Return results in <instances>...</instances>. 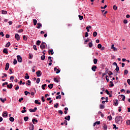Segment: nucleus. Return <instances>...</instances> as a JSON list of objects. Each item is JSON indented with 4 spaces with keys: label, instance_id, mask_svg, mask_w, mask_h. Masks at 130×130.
I'll list each match as a JSON object with an SVG mask.
<instances>
[{
    "label": "nucleus",
    "instance_id": "obj_1",
    "mask_svg": "<svg viewBox=\"0 0 130 130\" xmlns=\"http://www.w3.org/2000/svg\"><path fill=\"white\" fill-rule=\"evenodd\" d=\"M116 123L118 124H121L122 123V117L120 116H117L115 118Z\"/></svg>",
    "mask_w": 130,
    "mask_h": 130
},
{
    "label": "nucleus",
    "instance_id": "obj_2",
    "mask_svg": "<svg viewBox=\"0 0 130 130\" xmlns=\"http://www.w3.org/2000/svg\"><path fill=\"white\" fill-rule=\"evenodd\" d=\"M45 46H46V44L44 42H42L40 45V48L43 50V49L45 48Z\"/></svg>",
    "mask_w": 130,
    "mask_h": 130
},
{
    "label": "nucleus",
    "instance_id": "obj_3",
    "mask_svg": "<svg viewBox=\"0 0 130 130\" xmlns=\"http://www.w3.org/2000/svg\"><path fill=\"white\" fill-rule=\"evenodd\" d=\"M17 58L18 62H22V61H23V60L22 59V57L21 56L17 55Z\"/></svg>",
    "mask_w": 130,
    "mask_h": 130
},
{
    "label": "nucleus",
    "instance_id": "obj_4",
    "mask_svg": "<svg viewBox=\"0 0 130 130\" xmlns=\"http://www.w3.org/2000/svg\"><path fill=\"white\" fill-rule=\"evenodd\" d=\"M29 129L34 130V125L32 123H29Z\"/></svg>",
    "mask_w": 130,
    "mask_h": 130
},
{
    "label": "nucleus",
    "instance_id": "obj_5",
    "mask_svg": "<svg viewBox=\"0 0 130 130\" xmlns=\"http://www.w3.org/2000/svg\"><path fill=\"white\" fill-rule=\"evenodd\" d=\"M15 39H16V40H17V41H19V40H20V35H19V34H16Z\"/></svg>",
    "mask_w": 130,
    "mask_h": 130
},
{
    "label": "nucleus",
    "instance_id": "obj_6",
    "mask_svg": "<svg viewBox=\"0 0 130 130\" xmlns=\"http://www.w3.org/2000/svg\"><path fill=\"white\" fill-rule=\"evenodd\" d=\"M91 70L93 71V72H96V70H97V67H96L95 65H93L91 68Z\"/></svg>",
    "mask_w": 130,
    "mask_h": 130
},
{
    "label": "nucleus",
    "instance_id": "obj_7",
    "mask_svg": "<svg viewBox=\"0 0 130 130\" xmlns=\"http://www.w3.org/2000/svg\"><path fill=\"white\" fill-rule=\"evenodd\" d=\"M54 72H56V74H59L60 73V70L59 69H57L56 68H54Z\"/></svg>",
    "mask_w": 130,
    "mask_h": 130
},
{
    "label": "nucleus",
    "instance_id": "obj_8",
    "mask_svg": "<svg viewBox=\"0 0 130 130\" xmlns=\"http://www.w3.org/2000/svg\"><path fill=\"white\" fill-rule=\"evenodd\" d=\"M29 111L30 112H35V111H36V110H37V108L35 107L34 109H29Z\"/></svg>",
    "mask_w": 130,
    "mask_h": 130
},
{
    "label": "nucleus",
    "instance_id": "obj_9",
    "mask_svg": "<svg viewBox=\"0 0 130 130\" xmlns=\"http://www.w3.org/2000/svg\"><path fill=\"white\" fill-rule=\"evenodd\" d=\"M111 49H113L114 51H117V48L114 47V44L112 45Z\"/></svg>",
    "mask_w": 130,
    "mask_h": 130
},
{
    "label": "nucleus",
    "instance_id": "obj_10",
    "mask_svg": "<svg viewBox=\"0 0 130 130\" xmlns=\"http://www.w3.org/2000/svg\"><path fill=\"white\" fill-rule=\"evenodd\" d=\"M37 77H41V71H38L36 72Z\"/></svg>",
    "mask_w": 130,
    "mask_h": 130
},
{
    "label": "nucleus",
    "instance_id": "obj_11",
    "mask_svg": "<svg viewBox=\"0 0 130 130\" xmlns=\"http://www.w3.org/2000/svg\"><path fill=\"white\" fill-rule=\"evenodd\" d=\"M9 67H10V64L9 63H7L6 64L5 70L8 71V70H9Z\"/></svg>",
    "mask_w": 130,
    "mask_h": 130
},
{
    "label": "nucleus",
    "instance_id": "obj_12",
    "mask_svg": "<svg viewBox=\"0 0 130 130\" xmlns=\"http://www.w3.org/2000/svg\"><path fill=\"white\" fill-rule=\"evenodd\" d=\"M3 117H8V112H4L3 114Z\"/></svg>",
    "mask_w": 130,
    "mask_h": 130
},
{
    "label": "nucleus",
    "instance_id": "obj_13",
    "mask_svg": "<svg viewBox=\"0 0 130 130\" xmlns=\"http://www.w3.org/2000/svg\"><path fill=\"white\" fill-rule=\"evenodd\" d=\"M64 119H66V120L70 121V119H71V116L68 115V116L65 117Z\"/></svg>",
    "mask_w": 130,
    "mask_h": 130
},
{
    "label": "nucleus",
    "instance_id": "obj_14",
    "mask_svg": "<svg viewBox=\"0 0 130 130\" xmlns=\"http://www.w3.org/2000/svg\"><path fill=\"white\" fill-rule=\"evenodd\" d=\"M37 25H38V26L37 27V28L38 29H40V27H42V24L40 23H38Z\"/></svg>",
    "mask_w": 130,
    "mask_h": 130
},
{
    "label": "nucleus",
    "instance_id": "obj_15",
    "mask_svg": "<svg viewBox=\"0 0 130 130\" xmlns=\"http://www.w3.org/2000/svg\"><path fill=\"white\" fill-rule=\"evenodd\" d=\"M0 100L2 103H5V101H7V99L5 98L4 99H3L2 98H1Z\"/></svg>",
    "mask_w": 130,
    "mask_h": 130
},
{
    "label": "nucleus",
    "instance_id": "obj_16",
    "mask_svg": "<svg viewBox=\"0 0 130 130\" xmlns=\"http://www.w3.org/2000/svg\"><path fill=\"white\" fill-rule=\"evenodd\" d=\"M29 78H30V77L29 76V75H28V73H26L25 76V79H26V80H29Z\"/></svg>",
    "mask_w": 130,
    "mask_h": 130
},
{
    "label": "nucleus",
    "instance_id": "obj_17",
    "mask_svg": "<svg viewBox=\"0 0 130 130\" xmlns=\"http://www.w3.org/2000/svg\"><path fill=\"white\" fill-rule=\"evenodd\" d=\"M2 14H3V15H7L8 12H7V11L2 10Z\"/></svg>",
    "mask_w": 130,
    "mask_h": 130
},
{
    "label": "nucleus",
    "instance_id": "obj_18",
    "mask_svg": "<svg viewBox=\"0 0 130 130\" xmlns=\"http://www.w3.org/2000/svg\"><path fill=\"white\" fill-rule=\"evenodd\" d=\"M35 103L36 104H38L39 105H41V103L39 102L38 101V100H36L35 101Z\"/></svg>",
    "mask_w": 130,
    "mask_h": 130
},
{
    "label": "nucleus",
    "instance_id": "obj_19",
    "mask_svg": "<svg viewBox=\"0 0 130 130\" xmlns=\"http://www.w3.org/2000/svg\"><path fill=\"white\" fill-rule=\"evenodd\" d=\"M100 109H104V108H105V106L104 105H100Z\"/></svg>",
    "mask_w": 130,
    "mask_h": 130
},
{
    "label": "nucleus",
    "instance_id": "obj_20",
    "mask_svg": "<svg viewBox=\"0 0 130 130\" xmlns=\"http://www.w3.org/2000/svg\"><path fill=\"white\" fill-rule=\"evenodd\" d=\"M7 87L12 89L13 88V84L10 83V85H7Z\"/></svg>",
    "mask_w": 130,
    "mask_h": 130
},
{
    "label": "nucleus",
    "instance_id": "obj_21",
    "mask_svg": "<svg viewBox=\"0 0 130 130\" xmlns=\"http://www.w3.org/2000/svg\"><path fill=\"white\" fill-rule=\"evenodd\" d=\"M9 120L10 121H11L12 122H13V121H14V120H15V119L13 117H10L9 118Z\"/></svg>",
    "mask_w": 130,
    "mask_h": 130
},
{
    "label": "nucleus",
    "instance_id": "obj_22",
    "mask_svg": "<svg viewBox=\"0 0 130 130\" xmlns=\"http://www.w3.org/2000/svg\"><path fill=\"white\" fill-rule=\"evenodd\" d=\"M52 57L51 56H49L48 58V59L49 61V62H52Z\"/></svg>",
    "mask_w": 130,
    "mask_h": 130
},
{
    "label": "nucleus",
    "instance_id": "obj_23",
    "mask_svg": "<svg viewBox=\"0 0 130 130\" xmlns=\"http://www.w3.org/2000/svg\"><path fill=\"white\" fill-rule=\"evenodd\" d=\"M47 85L46 84H44L43 85H42V88L43 90H45V87H46Z\"/></svg>",
    "mask_w": 130,
    "mask_h": 130
},
{
    "label": "nucleus",
    "instance_id": "obj_24",
    "mask_svg": "<svg viewBox=\"0 0 130 130\" xmlns=\"http://www.w3.org/2000/svg\"><path fill=\"white\" fill-rule=\"evenodd\" d=\"M48 88L49 89H52L53 88V84H50L48 85Z\"/></svg>",
    "mask_w": 130,
    "mask_h": 130
},
{
    "label": "nucleus",
    "instance_id": "obj_25",
    "mask_svg": "<svg viewBox=\"0 0 130 130\" xmlns=\"http://www.w3.org/2000/svg\"><path fill=\"white\" fill-rule=\"evenodd\" d=\"M33 22H34V25H35V26H36V25L37 24V20L33 19Z\"/></svg>",
    "mask_w": 130,
    "mask_h": 130
},
{
    "label": "nucleus",
    "instance_id": "obj_26",
    "mask_svg": "<svg viewBox=\"0 0 130 130\" xmlns=\"http://www.w3.org/2000/svg\"><path fill=\"white\" fill-rule=\"evenodd\" d=\"M86 29L87 32H90V29H91V26H87L86 27Z\"/></svg>",
    "mask_w": 130,
    "mask_h": 130
},
{
    "label": "nucleus",
    "instance_id": "obj_27",
    "mask_svg": "<svg viewBox=\"0 0 130 130\" xmlns=\"http://www.w3.org/2000/svg\"><path fill=\"white\" fill-rule=\"evenodd\" d=\"M121 97L122 98V100L123 101H124V100H125V96H124V95L121 94Z\"/></svg>",
    "mask_w": 130,
    "mask_h": 130
},
{
    "label": "nucleus",
    "instance_id": "obj_28",
    "mask_svg": "<svg viewBox=\"0 0 130 130\" xmlns=\"http://www.w3.org/2000/svg\"><path fill=\"white\" fill-rule=\"evenodd\" d=\"M51 53V54H53L54 52H53V49H51L50 50H49V53Z\"/></svg>",
    "mask_w": 130,
    "mask_h": 130
},
{
    "label": "nucleus",
    "instance_id": "obj_29",
    "mask_svg": "<svg viewBox=\"0 0 130 130\" xmlns=\"http://www.w3.org/2000/svg\"><path fill=\"white\" fill-rule=\"evenodd\" d=\"M28 119H29V117L28 116H26L24 117V121H28Z\"/></svg>",
    "mask_w": 130,
    "mask_h": 130
},
{
    "label": "nucleus",
    "instance_id": "obj_30",
    "mask_svg": "<svg viewBox=\"0 0 130 130\" xmlns=\"http://www.w3.org/2000/svg\"><path fill=\"white\" fill-rule=\"evenodd\" d=\"M79 18V20H80V21H82V20H83V19H84V17L83 16H81V15H79L78 16Z\"/></svg>",
    "mask_w": 130,
    "mask_h": 130
},
{
    "label": "nucleus",
    "instance_id": "obj_31",
    "mask_svg": "<svg viewBox=\"0 0 130 130\" xmlns=\"http://www.w3.org/2000/svg\"><path fill=\"white\" fill-rule=\"evenodd\" d=\"M103 128L105 130L107 129V125L106 124H104Z\"/></svg>",
    "mask_w": 130,
    "mask_h": 130
},
{
    "label": "nucleus",
    "instance_id": "obj_32",
    "mask_svg": "<svg viewBox=\"0 0 130 130\" xmlns=\"http://www.w3.org/2000/svg\"><path fill=\"white\" fill-rule=\"evenodd\" d=\"M115 106H117L118 105V101L117 100L114 102Z\"/></svg>",
    "mask_w": 130,
    "mask_h": 130
},
{
    "label": "nucleus",
    "instance_id": "obj_33",
    "mask_svg": "<svg viewBox=\"0 0 130 130\" xmlns=\"http://www.w3.org/2000/svg\"><path fill=\"white\" fill-rule=\"evenodd\" d=\"M41 59L42 60H44L45 59V55H43L41 56Z\"/></svg>",
    "mask_w": 130,
    "mask_h": 130
},
{
    "label": "nucleus",
    "instance_id": "obj_34",
    "mask_svg": "<svg viewBox=\"0 0 130 130\" xmlns=\"http://www.w3.org/2000/svg\"><path fill=\"white\" fill-rule=\"evenodd\" d=\"M41 43V41L40 40H38L37 41L36 44H37V45H40Z\"/></svg>",
    "mask_w": 130,
    "mask_h": 130
},
{
    "label": "nucleus",
    "instance_id": "obj_35",
    "mask_svg": "<svg viewBox=\"0 0 130 130\" xmlns=\"http://www.w3.org/2000/svg\"><path fill=\"white\" fill-rule=\"evenodd\" d=\"M98 61V60L96 58L93 59V63H94V64H96L97 63Z\"/></svg>",
    "mask_w": 130,
    "mask_h": 130
},
{
    "label": "nucleus",
    "instance_id": "obj_36",
    "mask_svg": "<svg viewBox=\"0 0 130 130\" xmlns=\"http://www.w3.org/2000/svg\"><path fill=\"white\" fill-rule=\"evenodd\" d=\"M88 45H89V47L90 48H91L92 46H93V43H92V42H90L89 44H88Z\"/></svg>",
    "mask_w": 130,
    "mask_h": 130
},
{
    "label": "nucleus",
    "instance_id": "obj_37",
    "mask_svg": "<svg viewBox=\"0 0 130 130\" xmlns=\"http://www.w3.org/2000/svg\"><path fill=\"white\" fill-rule=\"evenodd\" d=\"M26 85H28V86H30V85H31V81L30 80H28L27 83H26Z\"/></svg>",
    "mask_w": 130,
    "mask_h": 130
},
{
    "label": "nucleus",
    "instance_id": "obj_38",
    "mask_svg": "<svg viewBox=\"0 0 130 130\" xmlns=\"http://www.w3.org/2000/svg\"><path fill=\"white\" fill-rule=\"evenodd\" d=\"M18 61H17V59H14V61H13V64H17Z\"/></svg>",
    "mask_w": 130,
    "mask_h": 130
},
{
    "label": "nucleus",
    "instance_id": "obj_39",
    "mask_svg": "<svg viewBox=\"0 0 130 130\" xmlns=\"http://www.w3.org/2000/svg\"><path fill=\"white\" fill-rule=\"evenodd\" d=\"M10 45H11V43L8 42L7 44H6V47H10Z\"/></svg>",
    "mask_w": 130,
    "mask_h": 130
},
{
    "label": "nucleus",
    "instance_id": "obj_40",
    "mask_svg": "<svg viewBox=\"0 0 130 130\" xmlns=\"http://www.w3.org/2000/svg\"><path fill=\"white\" fill-rule=\"evenodd\" d=\"M3 52H4V53H6V54H8V50H7L6 49H5L3 50Z\"/></svg>",
    "mask_w": 130,
    "mask_h": 130
},
{
    "label": "nucleus",
    "instance_id": "obj_41",
    "mask_svg": "<svg viewBox=\"0 0 130 130\" xmlns=\"http://www.w3.org/2000/svg\"><path fill=\"white\" fill-rule=\"evenodd\" d=\"M14 79H15V77L14 76H11L10 77V80L12 81V82H14Z\"/></svg>",
    "mask_w": 130,
    "mask_h": 130
},
{
    "label": "nucleus",
    "instance_id": "obj_42",
    "mask_svg": "<svg viewBox=\"0 0 130 130\" xmlns=\"http://www.w3.org/2000/svg\"><path fill=\"white\" fill-rule=\"evenodd\" d=\"M40 82V78H38L36 81V83L37 84H39Z\"/></svg>",
    "mask_w": 130,
    "mask_h": 130
},
{
    "label": "nucleus",
    "instance_id": "obj_43",
    "mask_svg": "<svg viewBox=\"0 0 130 130\" xmlns=\"http://www.w3.org/2000/svg\"><path fill=\"white\" fill-rule=\"evenodd\" d=\"M93 37H96V36H97V32L96 31L93 32Z\"/></svg>",
    "mask_w": 130,
    "mask_h": 130
},
{
    "label": "nucleus",
    "instance_id": "obj_44",
    "mask_svg": "<svg viewBox=\"0 0 130 130\" xmlns=\"http://www.w3.org/2000/svg\"><path fill=\"white\" fill-rule=\"evenodd\" d=\"M101 47H102V45H101V44H99L98 45V48H99V49H100Z\"/></svg>",
    "mask_w": 130,
    "mask_h": 130
},
{
    "label": "nucleus",
    "instance_id": "obj_45",
    "mask_svg": "<svg viewBox=\"0 0 130 130\" xmlns=\"http://www.w3.org/2000/svg\"><path fill=\"white\" fill-rule=\"evenodd\" d=\"M115 71L117 73H118V71H119V67H118V66L116 67V68L115 69Z\"/></svg>",
    "mask_w": 130,
    "mask_h": 130
},
{
    "label": "nucleus",
    "instance_id": "obj_46",
    "mask_svg": "<svg viewBox=\"0 0 130 130\" xmlns=\"http://www.w3.org/2000/svg\"><path fill=\"white\" fill-rule=\"evenodd\" d=\"M108 118L109 120H110V121L112 120V116H111V115H110V116H108Z\"/></svg>",
    "mask_w": 130,
    "mask_h": 130
},
{
    "label": "nucleus",
    "instance_id": "obj_47",
    "mask_svg": "<svg viewBox=\"0 0 130 130\" xmlns=\"http://www.w3.org/2000/svg\"><path fill=\"white\" fill-rule=\"evenodd\" d=\"M23 40H25V41H27V37H26V36H23Z\"/></svg>",
    "mask_w": 130,
    "mask_h": 130
},
{
    "label": "nucleus",
    "instance_id": "obj_48",
    "mask_svg": "<svg viewBox=\"0 0 130 130\" xmlns=\"http://www.w3.org/2000/svg\"><path fill=\"white\" fill-rule=\"evenodd\" d=\"M24 94H25V96H27V95H28V94H30V92H28L27 91H25Z\"/></svg>",
    "mask_w": 130,
    "mask_h": 130
},
{
    "label": "nucleus",
    "instance_id": "obj_49",
    "mask_svg": "<svg viewBox=\"0 0 130 130\" xmlns=\"http://www.w3.org/2000/svg\"><path fill=\"white\" fill-rule=\"evenodd\" d=\"M61 99V95H59L57 96H56V99Z\"/></svg>",
    "mask_w": 130,
    "mask_h": 130
},
{
    "label": "nucleus",
    "instance_id": "obj_50",
    "mask_svg": "<svg viewBox=\"0 0 130 130\" xmlns=\"http://www.w3.org/2000/svg\"><path fill=\"white\" fill-rule=\"evenodd\" d=\"M54 82H55L56 83H58V80H57V78H54Z\"/></svg>",
    "mask_w": 130,
    "mask_h": 130
},
{
    "label": "nucleus",
    "instance_id": "obj_51",
    "mask_svg": "<svg viewBox=\"0 0 130 130\" xmlns=\"http://www.w3.org/2000/svg\"><path fill=\"white\" fill-rule=\"evenodd\" d=\"M126 124H127V125H130V120H127V121L126 122Z\"/></svg>",
    "mask_w": 130,
    "mask_h": 130
},
{
    "label": "nucleus",
    "instance_id": "obj_52",
    "mask_svg": "<svg viewBox=\"0 0 130 130\" xmlns=\"http://www.w3.org/2000/svg\"><path fill=\"white\" fill-rule=\"evenodd\" d=\"M128 74V71L127 70H124V75H127Z\"/></svg>",
    "mask_w": 130,
    "mask_h": 130
},
{
    "label": "nucleus",
    "instance_id": "obj_53",
    "mask_svg": "<svg viewBox=\"0 0 130 130\" xmlns=\"http://www.w3.org/2000/svg\"><path fill=\"white\" fill-rule=\"evenodd\" d=\"M113 8L114 10H115V11H116L117 10V7L115 5L113 6Z\"/></svg>",
    "mask_w": 130,
    "mask_h": 130
},
{
    "label": "nucleus",
    "instance_id": "obj_54",
    "mask_svg": "<svg viewBox=\"0 0 130 130\" xmlns=\"http://www.w3.org/2000/svg\"><path fill=\"white\" fill-rule=\"evenodd\" d=\"M23 100H24V98H21L20 99H19V102H22V101H23Z\"/></svg>",
    "mask_w": 130,
    "mask_h": 130
},
{
    "label": "nucleus",
    "instance_id": "obj_55",
    "mask_svg": "<svg viewBox=\"0 0 130 130\" xmlns=\"http://www.w3.org/2000/svg\"><path fill=\"white\" fill-rule=\"evenodd\" d=\"M33 48L35 50H37V47L36 46V45H34Z\"/></svg>",
    "mask_w": 130,
    "mask_h": 130
},
{
    "label": "nucleus",
    "instance_id": "obj_56",
    "mask_svg": "<svg viewBox=\"0 0 130 130\" xmlns=\"http://www.w3.org/2000/svg\"><path fill=\"white\" fill-rule=\"evenodd\" d=\"M58 113H60V114H62V113H63V112H62V111L61 110H60L58 111Z\"/></svg>",
    "mask_w": 130,
    "mask_h": 130
},
{
    "label": "nucleus",
    "instance_id": "obj_57",
    "mask_svg": "<svg viewBox=\"0 0 130 130\" xmlns=\"http://www.w3.org/2000/svg\"><path fill=\"white\" fill-rule=\"evenodd\" d=\"M89 36V34L88 32H85V37H88Z\"/></svg>",
    "mask_w": 130,
    "mask_h": 130
},
{
    "label": "nucleus",
    "instance_id": "obj_58",
    "mask_svg": "<svg viewBox=\"0 0 130 130\" xmlns=\"http://www.w3.org/2000/svg\"><path fill=\"white\" fill-rule=\"evenodd\" d=\"M123 23H124V24H127V20L124 19L123 20Z\"/></svg>",
    "mask_w": 130,
    "mask_h": 130
},
{
    "label": "nucleus",
    "instance_id": "obj_59",
    "mask_svg": "<svg viewBox=\"0 0 130 130\" xmlns=\"http://www.w3.org/2000/svg\"><path fill=\"white\" fill-rule=\"evenodd\" d=\"M106 93H107V95H110V93H109V91L107 89L106 90Z\"/></svg>",
    "mask_w": 130,
    "mask_h": 130
},
{
    "label": "nucleus",
    "instance_id": "obj_60",
    "mask_svg": "<svg viewBox=\"0 0 130 130\" xmlns=\"http://www.w3.org/2000/svg\"><path fill=\"white\" fill-rule=\"evenodd\" d=\"M57 106H58V103H56V105H54V107L55 108H57Z\"/></svg>",
    "mask_w": 130,
    "mask_h": 130
},
{
    "label": "nucleus",
    "instance_id": "obj_61",
    "mask_svg": "<svg viewBox=\"0 0 130 130\" xmlns=\"http://www.w3.org/2000/svg\"><path fill=\"white\" fill-rule=\"evenodd\" d=\"M18 33H22L23 32V29H21L18 30Z\"/></svg>",
    "mask_w": 130,
    "mask_h": 130
},
{
    "label": "nucleus",
    "instance_id": "obj_62",
    "mask_svg": "<svg viewBox=\"0 0 130 130\" xmlns=\"http://www.w3.org/2000/svg\"><path fill=\"white\" fill-rule=\"evenodd\" d=\"M44 96H42V102H44L45 101V100Z\"/></svg>",
    "mask_w": 130,
    "mask_h": 130
},
{
    "label": "nucleus",
    "instance_id": "obj_63",
    "mask_svg": "<svg viewBox=\"0 0 130 130\" xmlns=\"http://www.w3.org/2000/svg\"><path fill=\"white\" fill-rule=\"evenodd\" d=\"M5 85H8V82H5L4 83H3L2 84L3 87H4Z\"/></svg>",
    "mask_w": 130,
    "mask_h": 130
},
{
    "label": "nucleus",
    "instance_id": "obj_64",
    "mask_svg": "<svg viewBox=\"0 0 130 130\" xmlns=\"http://www.w3.org/2000/svg\"><path fill=\"white\" fill-rule=\"evenodd\" d=\"M127 82L128 84V85H129V86H130V79H127Z\"/></svg>",
    "mask_w": 130,
    "mask_h": 130
}]
</instances>
